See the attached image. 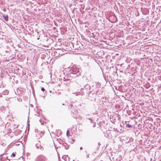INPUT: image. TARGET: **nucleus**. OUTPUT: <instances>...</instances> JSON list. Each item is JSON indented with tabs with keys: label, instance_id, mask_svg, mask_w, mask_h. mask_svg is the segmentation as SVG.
Here are the masks:
<instances>
[{
	"label": "nucleus",
	"instance_id": "nucleus-18",
	"mask_svg": "<svg viewBox=\"0 0 161 161\" xmlns=\"http://www.w3.org/2000/svg\"><path fill=\"white\" fill-rule=\"evenodd\" d=\"M94 33H92V35H91V37H94Z\"/></svg>",
	"mask_w": 161,
	"mask_h": 161
},
{
	"label": "nucleus",
	"instance_id": "nucleus-11",
	"mask_svg": "<svg viewBox=\"0 0 161 161\" xmlns=\"http://www.w3.org/2000/svg\"><path fill=\"white\" fill-rule=\"evenodd\" d=\"M100 86H101V84L100 83H96V87L97 88H99L100 87Z\"/></svg>",
	"mask_w": 161,
	"mask_h": 161
},
{
	"label": "nucleus",
	"instance_id": "nucleus-28",
	"mask_svg": "<svg viewBox=\"0 0 161 161\" xmlns=\"http://www.w3.org/2000/svg\"><path fill=\"white\" fill-rule=\"evenodd\" d=\"M55 52L57 53V52H54V53H55Z\"/></svg>",
	"mask_w": 161,
	"mask_h": 161
},
{
	"label": "nucleus",
	"instance_id": "nucleus-12",
	"mask_svg": "<svg viewBox=\"0 0 161 161\" xmlns=\"http://www.w3.org/2000/svg\"><path fill=\"white\" fill-rule=\"evenodd\" d=\"M69 130H67L66 132V135L67 136L69 137Z\"/></svg>",
	"mask_w": 161,
	"mask_h": 161
},
{
	"label": "nucleus",
	"instance_id": "nucleus-31",
	"mask_svg": "<svg viewBox=\"0 0 161 161\" xmlns=\"http://www.w3.org/2000/svg\"><path fill=\"white\" fill-rule=\"evenodd\" d=\"M8 160H9V161H9V159Z\"/></svg>",
	"mask_w": 161,
	"mask_h": 161
},
{
	"label": "nucleus",
	"instance_id": "nucleus-25",
	"mask_svg": "<svg viewBox=\"0 0 161 161\" xmlns=\"http://www.w3.org/2000/svg\"><path fill=\"white\" fill-rule=\"evenodd\" d=\"M65 105V104H64V103H63V104H62V105Z\"/></svg>",
	"mask_w": 161,
	"mask_h": 161
},
{
	"label": "nucleus",
	"instance_id": "nucleus-7",
	"mask_svg": "<svg viewBox=\"0 0 161 161\" xmlns=\"http://www.w3.org/2000/svg\"><path fill=\"white\" fill-rule=\"evenodd\" d=\"M73 107V105L72 104H69V105H68V107H69V109H70V111H71V112H72L73 113V112H72L73 110H72V108Z\"/></svg>",
	"mask_w": 161,
	"mask_h": 161
},
{
	"label": "nucleus",
	"instance_id": "nucleus-5",
	"mask_svg": "<svg viewBox=\"0 0 161 161\" xmlns=\"http://www.w3.org/2000/svg\"><path fill=\"white\" fill-rule=\"evenodd\" d=\"M7 160H9L8 157L0 158V161H7Z\"/></svg>",
	"mask_w": 161,
	"mask_h": 161
},
{
	"label": "nucleus",
	"instance_id": "nucleus-13",
	"mask_svg": "<svg viewBox=\"0 0 161 161\" xmlns=\"http://www.w3.org/2000/svg\"><path fill=\"white\" fill-rule=\"evenodd\" d=\"M126 127H128L129 128H130V127H131V125H129V124H126Z\"/></svg>",
	"mask_w": 161,
	"mask_h": 161
},
{
	"label": "nucleus",
	"instance_id": "nucleus-10",
	"mask_svg": "<svg viewBox=\"0 0 161 161\" xmlns=\"http://www.w3.org/2000/svg\"><path fill=\"white\" fill-rule=\"evenodd\" d=\"M8 91L7 90H6L3 92V94L4 95H7L8 94Z\"/></svg>",
	"mask_w": 161,
	"mask_h": 161
},
{
	"label": "nucleus",
	"instance_id": "nucleus-22",
	"mask_svg": "<svg viewBox=\"0 0 161 161\" xmlns=\"http://www.w3.org/2000/svg\"><path fill=\"white\" fill-rule=\"evenodd\" d=\"M65 146V148L66 149H68V148H66V146Z\"/></svg>",
	"mask_w": 161,
	"mask_h": 161
},
{
	"label": "nucleus",
	"instance_id": "nucleus-21",
	"mask_svg": "<svg viewBox=\"0 0 161 161\" xmlns=\"http://www.w3.org/2000/svg\"><path fill=\"white\" fill-rule=\"evenodd\" d=\"M80 149L81 150H82L83 149V148L82 147H81L80 148Z\"/></svg>",
	"mask_w": 161,
	"mask_h": 161
},
{
	"label": "nucleus",
	"instance_id": "nucleus-27",
	"mask_svg": "<svg viewBox=\"0 0 161 161\" xmlns=\"http://www.w3.org/2000/svg\"><path fill=\"white\" fill-rule=\"evenodd\" d=\"M73 161H75V160H73ZM77 161H79L77 160Z\"/></svg>",
	"mask_w": 161,
	"mask_h": 161
},
{
	"label": "nucleus",
	"instance_id": "nucleus-8",
	"mask_svg": "<svg viewBox=\"0 0 161 161\" xmlns=\"http://www.w3.org/2000/svg\"><path fill=\"white\" fill-rule=\"evenodd\" d=\"M3 16L6 21H8V15L4 14L3 15Z\"/></svg>",
	"mask_w": 161,
	"mask_h": 161
},
{
	"label": "nucleus",
	"instance_id": "nucleus-3",
	"mask_svg": "<svg viewBox=\"0 0 161 161\" xmlns=\"http://www.w3.org/2000/svg\"><path fill=\"white\" fill-rule=\"evenodd\" d=\"M36 147L37 148H40V150H44V148L43 147L41 146L40 145V141H38L37 143L36 144Z\"/></svg>",
	"mask_w": 161,
	"mask_h": 161
},
{
	"label": "nucleus",
	"instance_id": "nucleus-14",
	"mask_svg": "<svg viewBox=\"0 0 161 161\" xmlns=\"http://www.w3.org/2000/svg\"><path fill=\"white\" fill-rule=\"evenodd\" d=\"M5 154V153H3L1 154H0V158H3V156H4V155Z\"/></svg>",
	"mask_w": 161,
	"mask_h": 161
},
{
	"label": "nucleus",
	"instance_id": "nucleus-23",
	"mask_svg": "<svg viewBox=\"0 0 161 161\" xmlns=\"http://www.w3.org/2000/svg\"><path fill=\"white\" fill-rule=\"evenodd\" d=\"M39 39H40V38L39 37H38V38H37V40H39Z\"/></svg>",
	"mask_w": 161,
	"mask_h": 161
},
{
	"label": "nucleus",
	"instance_id": "nucleus-6",
	"mask_svg": "<svg viewBox=\"0 0 161 161\" xmlns=\"http://www.w3.org/2000/svg\"><path fill=\"white\" fill-rule=\"evenodd\" d=\"M103 91H102L101 90H98L96 92V95H99L101 94V93Z\"/></svg>",
	"mask_w": 161,
	"mask_h": 161
},
{
	"label": "nucleus",
	"instance_id": "nucleus-26",
	"mask_svg": "<svg viewBox=\"0 0 161 161\" xmlns=\"http://www.w3.org/2000/svg\"><path fill=\"white\" fill-rule=\"evenodd\" d=\"M76 49H77V48H75L74 49H75V50H76Z\"/></svg>",
	"mask_w": 161,
	"mask_h": 161
},
{
	"label": "nucleus",
	"instance_id": "nucleus-4",
	"mask_svg": "<svg viewBox=\"0 0 161 161\" xmlns=\"http://www.w3.org/2000/svg\"><path fill=\"white\" fill-rule=\"evenodd\" d=\"M110 134V130H107L106 132L105 136L107 138H110L111 137V135Z\"/></svg>",
	"mask_w": 161,
	"mask_h": 161
},
{
	"label": "nucleus",
	"instance_id": "nucleus-16",
	"mask_svg": "<svg viewBox=\"0 0 161 161\" xmlns=\"http://www.w3.org/2000/svg\"><path fill=\"white\" fill-rule=\"evenodd\" d=\"M15 156V154L14 153H13L11 155V157H14Z\"/></svg>",
	"mask_w": 161,
	"mask_h": 161
},
{
	"label": "nucleus",
	"instance_id": "nucleus-1",
	"mask_svg": "<svg viewBox=\"0 0 161 161\" xmlns=\"http://www.w3.org/2000/svg\"><path fill=\"white\" fill-rule=\"evenodd\" d=\"M91 88V87L89 85L87 84L84 86V88H81V90L82 91L83 90V94L86 93L89 94L92 92Z\"/></svg>",
	"mask_w": 161,
	"mask_h": 161
},
{
	"label": "nucleus",
	"instance_id": "nucleus-24",
	"mask_svg": "<svg viewBox=\"0 0 161 161\" xmlns=\"http://www.w3.org/2000/svg\"><path fill=\"white\" fill-rule=\"evenodd\" d=\"M88 119L90 120L92 119L91 118H89Z\"/></svg>",
	"mask_w": 161,
	"mask_h": 161
},
{
	"label": "nucleus",
	"instance_id": "nucleus-30",
	"mask_svg": "<svg viewBox=\"0 0 161 161\" xmlns=\"http://www.w3.org/2000/svg\"><path fill=\"white\" fill-rule=\"evenodd\" d=\"M98 144L100 145L99 143H98Z\"/></svg>",
	"mask_w": 161,
	"mask_h": 161
},
{
	"label": "nucleus",
	"instance_id": "nucleus-15",
	"mask_svg": "<svg viewBox=\"0 0 161 161\" xmlns=\"http://www.w3.org/2000/svg\"><path fill=\"white\" fill-rule=\"evenodd\" d=\"M46 56V55L44 54H42V55L41 58H45V57Z\"/></svg>",
	"mask_w": 161,
	"mask_h": 161
},
{
	"label": "nucleus",
	"instance_id": "nucleus-2",
	"mask_svg": "<svg viewBox=\"0 0 161 161\" xmlns=\"http://www.w3.org/2000/svg\"><path fill=\"white\" fill-rule=\"evenodd\" d=\"M71 71L74 74H76L77 76H78L80 75L81 73V70L79 68H77L76 66H73L71 68Z\"/></svg>",
	"mask_w": 161,
	"mask_h": 161
},
{
	"label": "nucleus",
	"instance_id": "nucleus-19",
	"mask_svg": "<svg viewBox=\"0 0 161 161\" xmlns=\"http://www.w3.org/2000/svg\"><path fill=\"white\" fill-rule=\"evenodd\" d=\"M90 121L92 123H93V120L92 119L90 120Z\"/></svg>",
	"mask_w": 161,
	"mask_h": 161
},
{
	"label": "nucleus",
	"instance_id": "nucleus-20",
	"mask_svg": "<svg viewBox=\"0 0 161 161\" xmlns=\"http://www.w3.org/2000/svg\"><path fill=\"white\" fill-rule=\"evenodd\" d=\"M69 159H70L69 158V157L68 158H67V161H69Z\"/></svg>",
	"mask_w": 161,
	"mask_h": 161
},
{
	"label": "nucleus",
	"instance_id": "nucleus-29",
	"mask_svg": "<svg viewBox=\"0 0 161 161\" xmlns=\"http://www.w3.org/2000/svg\"><path fill=\"white\" fill-rule=\"evenodd\" d=\"M98 144L100 145L99 143H98Z\"/></svg>",
	"mask_w": 161,
	"mask_h": 161
},
{
	"label": "nucleus",
	"instance_id": "nucleus-17",
	"mask_svg": "<svg viewBox=\"0 0 161 161\" xmlns=\"http://www.w3.org/2000/svg\"><path fill=\"white\" fill-rule=\"evenodd\" d=\"M41 90L44 92L45 91V89L44 88L42 87L41 88Z\"/></svg>",
	"mask_w": 161,
	"mask_h": 161
},
{
	"label": "nucleus",
	"instance_id": "nucleus-9",
	"mask_svg": "<svg viewBox=\"0 0 161 161\" xmlns=\"http://www.w3.org/2000/svg\"><path fill=\"white\" fill-rule=\"evenodd\" d=\"M69 156L68 155L63 156V159H64L65 161H67V158Z\"/></svg>",
	"mask_w": 161,
	"mask_h": 161
}]
</instances>
